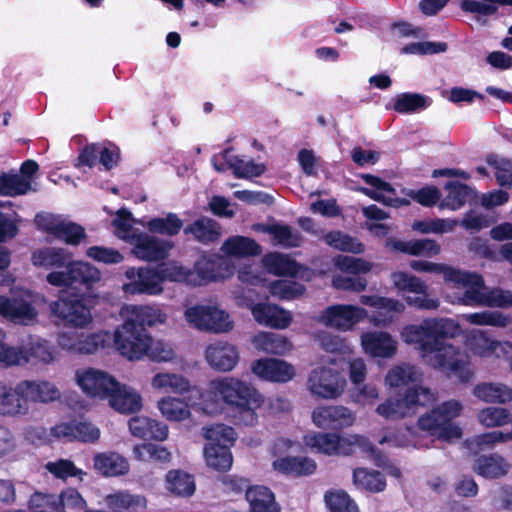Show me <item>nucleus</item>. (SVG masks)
Wrapping results in <instances>:
<instances>
[{
	"mask_svg": "<svg viewBox=\"0 0 512 512\" xmlns=\"http://www.w3.org/2000/svg\"><path fill=\"white\" fill-rule=\"evenodd\" d=\"M459 332L460 326L453 319L427 318L420 324L404 326L400 337L407 345L415 346L426 365L468 381L472 376L469 354L444 340Z\"/></svg>",
	"mask_w": 512,
	"mask_h": 512,
	"instance_id": "1",
	"label": "nucleus"
},
{
	"mask_svg": "<svg viewBox=\"0 0 512 512\" xmlns=\"http://www.w3.org/2000/svg\"><path fill=\"white\" fill-rule=\"evenodd\" d=\"M199 410L217 415L224 406L237 409L238 423L252 426L257 422L256 410L264 403L263 395L249 382L234 376H218L209 381L204 391H198Z\"/></svg>",
	"mask_w": 512,
	"mask_h": 512,
	"instance_id": "2",
	"label": "nucleus"
},
{
	"mask_svg": "<svg viewBox=\"0 0 512 512\" xmlns=\"http://www.w3.org/2000/svg\"><path fill=\"white\" fill-rule=\"evenodd\" d=\"M421 378V371L410 363H401L390 368L384 377L385 386L388 389H406L379 404L376 413L387 420H400L415 415L419 407L435 402L437 393L434 390L416 384Z\"/></svg>",
	"mask_w": 512,
	"mask_h": 512,
	"instance_id": "3",
	"label": "nucleus"
},
{
	"mask_svg": "<svg viewBox=\"0 0 512 512\" xmlns=\"http://www.w3.org/2000/svg\"><path fill=\"white\" fill-rule=\"evenodd\" d=\"M461 291L447 293L446 300L451 304L465 306H486L492 308L512 307V291L501 288H488L481 275L468 272Z\"/></svg>",
	"mask_w": 512,
	"mask_h": 512,
	"instance_id": "4",
	"label": "nucleus"
},
{
	"mask_svg": "<svg viewBox=\"0 0 512 512\" xmlns=\"http://www.w3.org/2000/svg\"><path fill=\"white\" fill-rule=\"evenodd\" d=\"M463 409L462 402L450 399L422 415L418 420V426L421 430L437 436L439 439L457 440L462 436V429L452 420L459 417Z\"/></svg>",
	"mask_w": 512,
	"mask_h": 512,
	"instance_id": "5",
	"label": "nucleus"
},
{
	"mask_svg": "<svg viewBox=\"0 0 512 512\" xmlns=\"http://www.w3.org/2000/svg\"><path fill=\"white\" fill-rule=\"evenodd\" d=\"M184 318L189 326L201 332L226 334L234 329L232 315L215 302L195 304L187 307Z\"/></svg>",
	"mask_w": 512,
	"mask_h": 512,
	"instance_id": "6",
	"label": "nucleus"
},
{
	"mask_svg": "<svg viewBox=\"0 0 512 512\" xmlns=\"http://www.w3.org/2000/svg\"><path fill=\"white\" fill-rule=\"evenodd\" d=\"M347 381L340 371L325 364L314 367L307 376L306 388L316 398L336 400L346 389Z\"/></svg>",
	"mask_w": 512,
	"mask_h": 512,
	"instance_id": "7",
	"label": "nucleus"
},
{
	"mask_svg": "<svg viewBox=\"0 0 512 512\" xmlns=\"http://www.w3.org/2000/svg\"><path fill=\"white\" fill-rule=\"evenodd\" d=\"M49 308L57 325L85 329L92 322L91 310L79 296H61Z\"/></svg>",
	"mask_w": 512,
	"mask_h": 512,
	"instance_id": "8",
	"label": "nucleus"
},
{
	"mask_svg": "<svg viewBox=\"0 0 512 512\" xmlns=\"http://www.w3.org/2000/svg\"><path fill=\"white\" fill-rule=\"evenodd\" d=\"M114 332V344L119 353L131 361L141 360L149 348L150 335L145 328L127 319Z\"/></svg>",
	"mask_w": 512,
	"mask_h": 512,
	"instance_id": "9",
	"label": "nucleus"
},
{
	"mask_svg": "<svg viewBox=\"0 0 512 512\" xmlns=\"http://www.w3.org/2000/svg\"><path fill=\"white\" fill-rule=\"evenodd\" d=\"M44 297H39L31 291L23 290L12 298L0 296V316L21 325H30L37 321L36 304Z\"/></svg>",
	"mask_w": 512,
	"mask_h": 512,
	"instance_id": "10",
	"label": "nucleus"
},
{
	"mask_svg": "<svg viewBox=\"0 0 512 512\" xmlns=\"http://www.w3.org/2000/svg\"><path fill=\"white\" fill-rule=\"evenodd\" d=\"M391 281L399 292L415 294L414 296H405L408 305L423 310H433L439 307V300L428 294V286L420 278L402 271H395L391 274Z\"/></svg>",
	"mask_w": 512,
	"mask_h": 512,
	"instance_id": "11",
	"label": "nucleus"
},
{
	"mask_svg": "<svg viewBox=\"0 0 512 512\" xmlns=\"http://www.w3.org/2000/svg\"><path fill=\"white\" fill-rule=\"evenodd\" d=\"M74 379L81 391L92 399H108L117 389V380L108 372L97 368L77 369Z\"/></svg>",
	"mask_w": 512,
	"mask_h": 512,
	"instance_id": "12",
	"label": "nucleus"
},
{
	"mask_svg": "<svg viewBox=\"0 0 512 512\" xmlns=\"http://www.w3.org/2000/svg\"><path fill=\"white\" fill-rule=\"evenodd\" d=\"M367 317L368 311L361 306L334 304L328 306L321 312L318 317V322L325 326L346 332L352 330Z\"/></svg>",
	"mask_w": 512,
	"mask_h": 512,
	"instance_id": "13",
	"label": "nucleus"
},
{
	"mask_svg": "<svg viewBox=\"0 0 512 512\" xmlns=\"http://www.w3.org/2000/svg\"><path fill=\"white\" fill-rule=\"evenodd\" d=\"M465 346L474 356L480 358H506L512 351V342L491 338L481 329H472L465 333Z\"/></svg>",
	"mask_w": 512,
	"mask_h": 512,
	"instance_id": "14",
	"label": "nucleus"
},
{
	"mask_svg": "<svg viewBox=\"0 0 512 512\" xmlns=\"http://www.w3.org/2000/svg\"><path fill=\"white\" fill-rule=\"evenodd\" d=\"M107 340L105 333H79L76 331H61L56 336L57 346L68 353L78 355L93 354L103 348Z\"/></svg>",
	"mask_w": 512,
	"mask_h": 512,
	"instance_id": "15",
	"label": "nucleus"
},
{
	"mask_svg": "<svg viewBox=\"0 0 512 512\" xmlns=\"http://www.w3.org/2000/svg\"><path fill=\"white\" fill-rule=\"evenodd\" d=\"M127 282L122 286L123 292L128 295H159L163 292L160 278L155 268L131 267L125 271Z\"/></svg>",
	"mask_w": 512,
	"mask_h": 512,
	"instance_id": "16",
	"label": "nucleus"
},
{
	"mask_svg": "<svg viewBox=\"0 0 512 512\" xmlns=\"http://www.w3.org/2000/svg\"><path fill=\"white\" fill-rule=\"evenodd\" d=\"M312 422L321 429H343L351 427L356 414L342 405H321L312 411Z\"/></svg>",
	"mask_w": 512,
	"mask_h": 512,
	"instance_id": "17",
	"label": "nucleus"
},
{
	"mask_svg": "<svg viewBox=\"0 0 512 512\" xmlns=\"http://www.w3.org/2000/svg\"><path fill=\"white\" fill-rule=\"evenodd\" d=\"M252 373L263 381L287 383L296 376V368L286 360L261 358L251 363Z\"/></svg>",
	"mask_w": 512,
	"mask_h": 512,
	"instance_id": "18",
	"label": "nucleus"
},
{
	"mask_svg": "<svg viewBox=\"0 0 512 512\" xmlns=\"http://www.w3.org/2000/svg\"><path fill=\"white\" fill-rule=\"evenodd\" d=\"M360 302L377 310L369 317V322L376 327L389 326L394 320V315L402 314L406 308L398 299L378 295H362Z\"/></svg>",
	"mask_w": 512,
	"mask_h": 512,
	"instance_id": "19",
	"label": "nucleus"
},
{
	"mask_svg": "<svg viewBox=\"0 0 512 512\" xmlns=\"http://www.w3.org/2000/svg\"><path fill=\"white\" fill-rule=\"evenodd\" d=\"M19 389L21 398L24 400L25 405L30 409L29 403L49 404L60 401L62 392L59 387L44 379L36 380H22L19 381Z\"/></svg>",
	"mask_w": 512,
	"mask_h": 512,
	"instance_id": "20",
	"label": "nucleus"
},
{
	"mask_svg": "<svg viewBox=\"0 0 512 512\" xmlns=\"http://www.w3.org/2000/svg\"><path fill=\"white\" fill-rule=\"evenodd\" d=\"M365 354L373 358L391 359L398 353L397 340L387 331H366L360 336Z\"/></svg>",
	"mask_w": 512,
	"mask_h": 512,
	"instance_id": "21",
	"label": "nucleus"
},
{
	"mask_svg": "<svg viewBox=\"0 0 512 512\" xmlns=\"http://www.w3.org/2000/svg\"><path fill=\"white\" fill-rule=\"evenodd\" d=\"M204 357L212 369L230 372L237 366L240 360V353L238 348L232 343L215 341L207 345Z\"/></svg>",
	"mask_w": 512,
	"mask_h": 512,
	"instance_id": "22",
	"label": "nucleus"
},
{
	"mask_svg": "<svg viewBox=\"0 0 512 512\" xmlns=\"http://www.w3.org/2000/svg\"><path fill=\"white\" fill-rule=\"evenodd\" d=\"M410 267L418 272L441 274L447 287V293L461 291L464 281L469 277L468 272L443 263H435L423 260H412Z\"/></svg>",
	"mask_w": 512,
	"mask_h": 512,
	"instance_id": "23",
	"label": "nucleus"
},
{
	"mask_svg": "<svg viewBox=\"0 0 512 512\" xmlns=\"http://www.w3.org/2000/svg\"><path fill=\"white\" fill-rule=\"evenodd\" d=\"M361 178L371 186L360 188V191L369 198L396 208L409 205V200L397 197L395 189L388 182L370 174H363Z\"/></svg>",
	"mask_w": 512,
	"mask_h": 512,
	"instance_id": "24",
	"label": "nucleus"
},
{
	"mask_svg": "<svg viewBox=\"0 0 512 512\" xmlns=\"http://www.w3.org/2000/svg\"><path fill=\"white\" fill-rule=\"evenodd\" d=\"M254 320L260 325L274 329H286L292 322V314L271 303H257L250 308Z\"/></svg>",
	"mask_w": 512,
	"mask_h": 512,
	"instance_id": "25",
	"label": "nucleus"
},
{
	"mask_svg": "<svg viewBox=\"0 0 512 512\" xmlns=\"http://www.w3.org/2000/svg\"><path fill=\"white\" fill-rule=\"evenodd\" d=\"M132 243L135 256L145 261L164 259L172 248L171 241L158 239L148 234H139Z\"/></svg>",
	"mask_w": 512,
	"mask_h": 512,
	"instance_id": "26",
	"label": "nucleus"
},
{
	"mask_svg": "<svg viewBox=\"0 0 512 512\" xmlns=\"http://www.w3.org/2000/svg\"><path fill=\"white\" fill-rule=\"evenodd\" d=\"M29 413V408L21 398L19 383L12 386L0 381V417L22 418Z\"/></svg>",
	"mask_w": 512,
	"mask_h": 512,
	"instance_id": "27",
	"label": "nucleus"
},
{
	"mask_svg": "<svg viewBox=\"0 0 512 512\" xmlns=\"http://www.w3.org/2000/svg\"><path fill=\"white\" fill-rule=\"evenodd\" d=\"M123 319L144 328L163 324L167 320L166 313L156 305H126L120 312Z\"/></svg>",
	"mask_w": 512,
	"mask_h": 512,
	"instance_id": "28",
	"label": "nucleus"
},
{
	"mask_svg": "<svg viewBox=\"0 0 512 512\" xmlns=\"http://www.w3.org/2000/svg\"><path fill=\"white\" fill-rule=\"evenodd\" d=\"M190 407L199 410V402L193 400L192 396L186 400L175 397L165 396L157 401V408L161 415L170 422H182L191 417Z\"/></svg>",
	"mask_w": 512,
	"mask_h": 512,
	"instance_id": "29",
	"label": "nucleus"
},
{
	"mask_svg": "<svg viewBox=\"0 0 512 512\" xmlns=\"http://www.w3.org/2000/svg\"><path fill=\"white\" fill-rule=\"evenodd\" d=\"M130 433L140 439L164 441L168 437V426L144 415L134 416L128 421Z\"/></svg>",
	"mask_w": 512,
	"mask_h": 512,
	"instance_id": "30",
	"label": "nucleus"
},
{
	"mask_svg": "<svg viewBox=\"0 0 512 512\" xmlns=\"http://www.w3.org/2000/svg\"><path fill=\"white\" fill-rule=\"evenodd\" d=\"M253 347L262 353L284 356L293 349L292 342L284 335L259 331L251 337Z\"/></svg>",
	"mask_w": 512,
	"mask_h": 512,
	"instance_id": "31",
	"label": "nucleus"
},
{
	"mask_svg": "<svg viewBox=\"0 0 512 512\" xmlns=\"http://www.w3.org/2000/svg\"><path fill=\"white\" fill-rule=\"evenodd\" d=\"M150 384L156 391L179 395L193 392L198 395V391H200L197 387H193L190 380L184 375L171 372L156 373L151 378Z\"/></svg>",
	"mask_w": 512,
	"mask_h": 512,
	"instance_id": "32",
	"label": "nucleus"
},
{
	"mask_svg": "<svg viewBox=\"0 0 512 512\" xmlns=\"http://www.w3.org/2000/svg\"><path fill=\"white\" fill-rule=\"evenodd\" d=\"M93 467L105 477L126 475L130 469L128 460L114 451L96 453L93 456Z\"/></svg>",
	"mask_w": 512,
	"mask_h": 512,
	"instance_id": "33",
	"label": "nucleus"
},
{
	"mask_svg": "<svg viewBox=\"0 0 512 512\" xmlns=\"http://www.w3.org/2000/svg\"><path fill=\"white\" fill-rule=\"evenodd\" d=\"M109 405L119 413L129 414L142 409V397L132 387L121 385L117 381V389L108 398Z\"/></svg>",
	"mask_w": 512,
	"mask_h": 512,
	"instance_id": "34",
	"label": "nucleus"
},
{
	"mask_svg": "<svg viewBox=\"0 0 512 512\" xmlns=\"http://www.w3.org/2000/svg\"><path fill=\"white\" fill-rule=\"evenodd\" d=\"M104 503L112 512H140L147 506V500L144 496L126 490L106 495Z\"/></svg>",
	"mask_w": 512,
	"mask_h": 512,
	"instance_id": "35",
	"label": "nucleus"
},
{
	"mask_svg": "<svg viewBox=\"0 0 512 512\" xmlns=\"http://www.w3.org/2000/svg\"><path fill=\"white\" fill-rule=\"evenodd\" d=\"M478 400L490 404H506L512 401V388L501 382H480L472 390Z\"/></svg>",
	"mask_w": 512,
	"mask_h": 512,
	"instance_id": "36",
	"label": "nucleus"
},
{
	"mask_svg": "<svg viewBox=\"0 0 512 512\" xmlns=\"http://www.w3.org/2000/svg\"><path fill=\"white\" fill-rule=\"evenodd\" d=\"M195 270V278L199 281L198 285L203 282L225 279L233 272L228 260L224 258H218L217 261L202 259L196 263Z\"/></svg>",
	"mask_w": 512,
	"mask_h": 512,
	"instance_id": "37",
	"label": "nucleus"
},
{
	"mask_svg": "<svg viewBox=\"0 0 512 512\" xmlns=\"http://www.w3.org/2000/svg\"><path fill=\"white\" fill-rule=\"evenodd\" d=\"M72 254L64 248L44 247L32 254V263L45 270L62 269L69 264Z\"/></svg>",
	"mask_w": 512,
	"mask_h": 512,
	"instance_id": "38",
	"label": "nucleus"
},
{
	"mask_svg": "<svg viewBox=\"0 0 512 512\" xmlns=\"http://www.w3.org/2000/svg\"><path fill=\"white\" fill-rule=\"evenodd\" d=\"M20 348L26 359L25 365L30 362L50 365L58 359L56 349L45 339L32 340Z\"/></svg>",
	"mask_w": 512,
	"mask_h": 512,
	"instance_id": "39",
	"label": "nucleus"
},
{
	"mask_svg": "<svg viewBox=\"0 0 512 512\" xmlns=\"http://www.w3.org/2000/svg\"><path fill=\"white\" fill-rule=\"evenodd\" d=\"M388 247L413 256L433 257L440 253V245L432 239H418L410 241H401L389 239L386 244Z\"/></svg>",
	"mask_w": 512,
	"mask_h": 512,
	"instance_id": "40",
	"label": "nucleus"
},
{
	"mask_svg": "<svg viewBox=\"0 0 512 512\" xmlns=\"http://www.w3.org/2000/svg\"><path fill=\"white\" fill-rule=\"evenodd\" d=\"M509 469V463L497 453L479 456L473 465V470L478 475L487 479L503 477L508 473Z\"/></svg>",
	"mask_w": 512,
	"mask_h": 512,
	"instance_id": "41",
	"label": "nucleus"
},
{
	"mask_svg": "<svg viewBox=\"0 0 512 512\" xmlns=\"http://www.w3.org/2000/svg\"><path fill=\"white\" fill-rule=\"evenodd\" d=\"M221 157L227 163L229 168L233 170V173L237 178L258 177L265 171V166L263 164L231 155L230 150L223 151L221 153Z\"/></svg>",
	"mask_w": 512,
	"mask_h": 512,
	"instance_id": "42",
	"label": "nucleus"
},
{
	"mask_svg": "<svg viewBox=\"0 0 512 512\" xmlns=\"http://www.w3.org/2000/svg\"><path fill=\"white\" fill-rule=\"evenodd\" d=\"M156 270L161 285L164 281L186 283L195 286L199 284V281L195 278V273L177 262L163 263L157 266Z\"/></svg>",
	"mask_w": 512,
	"mask_h": 512,
	"instance_id": "43",
	"label": "nucleus"
},
{
	"mask_svg": "<svg viewBox=\"0 0 512 512\" xmlns=\"http://www.w3.org/2000/svg\"><path fill=\"white\" fill-rule=\"evenodd\" d=\"M222 252L235 258L255 256L261 253L260 245L253 239L244 236H233L228 238L221 247Z\"/></svg>",
	"mask_w": 512,
	"mask_h": 512,
	"instance_id": "44",
	"label": "nucleus"
},
{
	"mask_svg": "<svg viewBox=\"0 0 512 512\" xmlns=\"http://www.w3.org/2000/svg\"><path fill=\"white\" fill-rule=\"evenodd\" d=\"M249 512H279L273 493L265 486H254L246 491Z\"/></svg>",
	"mask_w": 512,
	"mask_h": 512,
	"instance_id": "45",
	"label": "nucleus"
},
{
	"mask_svg": "<svg viewBox=\"0 0 512 512\" xmlns=\"http://www.w3.org/2000/svg\"><path fill=\"white\" fill-rule=\"evenodd\" d=\"M262 264L267 272L278 276H294L299 270V265L293 259L277 252L265 255Z\"/></svg>",
	"mask_w": 512,
	"mask_h": 512,
	"instance_id": "46",
	"label": "nucleus"
},
{
	"mask_svg": "<svg viewBox=\"0 0 512 512\" xmlns=\"http://www.w3.org/2000/svg\"><path fill=\"white\" fill-rule=\"evenodd\" d=\"M463 319L472 325L505 328L512 323V316L501 311H481L464 314Z\"/></svg>",
	"mask_w": 512,
	"mask_h": 512,
	"instance_id": "47",
	"label": "nucleus"
},
{
	"mask_svg": "<svg viewBox=\"0 0 512 512\" xmlns=\"http://www.w3.org/2000/svg\"><path fill=\"white\" fill-rule=\"evenodd\" d=\"M393 109L401 114L415 113L426 109L431 104V99L418 93H401L393 98Z\"/></svg>",
	"mask_w": 512,
	"mask_h": 512,
	"instance_id": "48",
	"label": "nucleus"
},
{
	"mask_svg": "<svg viewBox=\"0 0 512 512\" xmlns=\"http://www.w3.org/2000/svg\"><path fill=\"white\" fill-rule=\"evenodd\" d=\"M204 457L206 464L217 471H228L233 464V456L226 445H205Z\"/></svg>",
	"mask_w": 512,
	"mask_h": 512,
	"instance_id": "49",
	"label": "nucleus"
},
{
	"mask_svg": "<svg viewBox=\"0 0 512 512\" xmlns=\"http://www.w3.org/2000/svg\"><path fill=\"white\" fill-rule=\"evenodd\" d=\"M184 233L192 234L197 241L207 244L220 237V228L214 220L203 217L187 226Z\"/></svg>",
	"mask_w": 512,
	"mask_h": 512,
	"instance_id": "50",
	"label": "nucleus"
},
{
	"mask_svg": "<svg viewBox=\"0 0 512 512\" xmlns=\"http://www.w3.org/2000/svg\"><path fill=\"white\" fill-rule=\"evenodd\" d=\"M476 419L485 428H497L511 423L508 409L499 406H487L477 412Z\"/></svg>",
	"mask_w": 512,
	"mask_h": 512,
	"instance_id": "51",
	"label": "nucleus"
},
{
	"mask_svg": "<svg viewBox=\"0 0 512 512\" xmlns=\"http://www.w3.org/2000/svg\"><path fill=\"white\" fill-rule=\"evenodd\" d=\"M166 488L178 496H190L195 491V482L190 474L174 470L166 476Z\"/></svg>",
	"mask_w": 512,
	"mask_h": 512,
	"instance_id": "52",
	"label": "nucleus"
},
{
	"mask_svg": "<svg viewBox=\"0 0 512 512\" xmlns=\"http://www.w3.org/2000/svg\"><path fill=\"white\" fill-rule=\"evenodd\" d=\"M509 441H512V430L508 432L495 430L476 435L471 439H468L466 444L471 450H483L493 448L497 444L507 443Z\"/></svg>",
	"mask_w": 512,
	"mask_h": 512,
	"instance_id": "53",
	"label": "nucleus"
},
{
	"mask_svg": "<svg viewBox=\"0 0 512 512\" xmlns=\"http://www.w3.org/2000/svg\"><path fill=\"white\" fill-rule=\"evenodd\" d=\"M338 441L339 434L337 433L314 432L304 437V442L308 447L326 455H336Z\"/></svg>",
	"mask_w": 512,
	"mask_h": 512,
	"instance_id": "54",
	"label": "nucleus"
},
{
	"mask_svg": "<svg viewBox=\"0 0 512 512\" xmlns=\"http://www.w3.org/2000/svg\"><path fill=\"white\" fill-rule=\"evenodd\" d=\"M336 448V455H351L357 449L371 454L374 452V447L371 442L366 437L359 434L339 435Z\"/></svg>",
	"mask_w": 512,
	"mask_h": 512,
	"instance_id": "55",
	"label": "nucleus"
},
{
	"mask_svg": "<svg viewBox=\"0 0 512 512\" xmlns=\"http://www.w3.org/2000/svg\"><path fill=\"white\" fill-rule=\"evenodd\" d=\"M263 231L273 237L276 245L289 248L297 247L301 244L302 239L298 231L287 225H268L263 228Z\"/></svg>",
	"mask_w": 512,
	"mask_h": 512,
	"instance_id": "56",
	"label": "nucleus"
},
{
	"mask_svg": "<svg viewBox=\"0 0 512 512\" xmlns=\"http://www.w3.org/2000/svg\"><path fill=\"white\" fill-rule=\"evenodd\" d=\"M353 481L358 488L371 492L383 491L386 486V482L381 473L363 468L354 470Z\"/></svg>",
	"mask_w": 512,
	"mask_h": 512,
	"instance_id": "57",
	"label": "nucleus"
},
{
	"mask_svg": "<svg viewBox=\"0 0 512 512\" xmlns=\"http://www.w3.org/2000/svg\"><path fill=\"white\" fill-rule=\"evenodd\" d=\"M448 195L441 201L440 208L458 210L466 202L471 190L467 185L459 182H449L445 185Z\"/></svg>",
	"mask_w": 512,
	"mask_h": 512,
	"instance_id": "58",
	"label": "nucleus"
},
{
	"mask_svg": "<svg viewBox=\"0 0 512 512\" xmlns=\"http://www.w3.org/2000/svg\"><path fill=\"white\" fill-rule=\"evenodd\" d=\"M73 285L80 284L87 288L101 280V272L93 265L83 261L72 260Z\"/></svg>",
	"mask_w": 512,
	"mask_h": 512,
	"instance_id": "59",
	"label": "nucleus"
},
{
	"mask_svg": "<svg viewBox=\"0 0 512 512\" xmlns=\"http://www.w3.org/2000/svg\"><path fill=\"white\" fill-rule=\"evenodd\" d=\"M133 454L143 462L167 463L171 460V453L165 447L151 443L135 446Z\"/></svg>",
	"mask_w": 512,
	"mask_h": 512,
	"instance_id": "60",
	"label": "nucleus"
},
{
	"mask_svg": "<svg viewBox=\"0 0 512 512\" xmlns=\"http://www.w3.org/2000/svg\"><path fill=\"white\" fill-rule=\"evenodd\" d=\"M325 242L334 249L361 254L364 252V245L357 239L342 233L341 231H333L325 235Z\"/></svg>",
	"mask_w": 512,
	"mask_h": 512,
	"instance_id": "61",
	"label": "nucleus"
},
{
	"mask_svg": "<svg viewBox=\"0 0 512 512\" xmlns=\"http://www.w3.org/2000/svg\"><path fill=\"white\" fill-rule=\"evenodd\" d=\"M202 431L204 438L207 440L206 445L230 446L236 439L234 430L224 424L205 426Z\"/></svg>",
	"mask_w": 512,
	"mask_h": 512,
	"instance_id": "62",
	"label": "nucleus"
},
{
	"mask_svg": "<svg viewBox=\"0 0 512 512\" xmlns=\"http://www.w3.org/2000/svg\"><path fill=\"white\" fill-rule=\"evenodd\" d=\"M30 189L31 181L19 174H4L0 176V195H22Z\"/></svg>",
	"mask_w": 512,
	"mask_h": 512,
	"instance_id": "63",
	"label": "nucleus"
},
{
	"mask_svg": "<svg viewBox=\"0 0 512 512\" xmlns=\"http://www.w3.org/2000/svg\"><path fill=\"white\" fill-rule=\"evenodd\" d=\"M324 498L331 512H359L355 502L344 491L327 492Z\"/></svg>",
	"mask_w": 512,
	"mask_h": 512,
	"instance_id": "64",
	"label": "nucleus"
}]
</instances>
